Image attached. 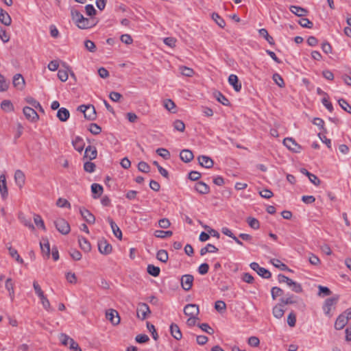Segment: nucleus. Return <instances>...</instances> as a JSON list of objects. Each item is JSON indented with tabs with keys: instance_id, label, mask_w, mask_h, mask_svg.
I'll use <instances>...</instances> for the list:
<instances>
[{
	"instance_id": "0e129e2a",
	"label": "nucleus",
	"mask_w": 351,
	"mask_h": 351,
	"mask_svg": "<svg viewBox=\"0 0 351 351\" xmlns=\"http://www.w3.org/2000/svg\"><path fill=\"white\" fill-rule=\"evenodd\" d=\"M322 102L323 105L330 111L332 112L333 110V107L331 102L329 101L328 95L324 97L322 99Z\"/></svg>"
},
{
	"instance_id": "412c9836",
	"label": "nucleus",
	"mask_w": 351,
	"mask_h": 351,
	"mask_svg": "<svg viewBox=\"0 0 351 351\" xmlns=\"http://www.w3.org/2000/svg\"><path fill=\"white\" fill-rule=\"evenodd\" d=\"M195 189L200 194H208L210 192L209 186L202 182H198L195 185Z\"/></svg>"
},
{
	"instance_id": "774afa93",
	"label": "nucleus",
	"mask_w": 351,
	"mask_h": 351,
	"mask_svg": "<svg viewBox=\"0 0 351 351\" xmlns=\"http://www.w3.org/2000/svg\"><path fill=\"white\" fill-rule=\"evenodd\" d=\"M84 169L86 172L92 173L95 171V165L90 161L86 162L84 165Z\"/></svg>"
},
{
	"instance_id": "473e14b6",
	"label": "nucleus",
	"mask_w": 351,
	"mask_h": 351,
	"mask_svg": "<svg viewBox=\"0 0 351 351\" xmlns=\"http://www.w3.org/2000/svg\"><path fill=\"white\" fill-rule=\"evenodd\" d=\"M5 288L9 293L11 300H13L14 295V284H13L11 278H8L6 280Z\"/></svg>"
},
{
	"instance_id": "680f3d73",
	"label": "nucleus",
	"mask_w": 351,
	"mask_h": 351,
	"mask_svg": "<svg viewBox=\"0 0 351 351\" xmlns=\"http://www.w3.org/2000/svg\"><path fill=\"white\" fill-rule=\"evenodd\" d=\"M138 169L141 172L147 173L149 171L150 167L147 162L141 161L138 165Z\"/></svg>"
},
{
	"instance_id": "5701e85b",
	"label": "nucleus",
	"mask_w": 351,
	"mask_h": 351,
	"mask_svg": "<svg viewBox=\"0 0 351 351\" xmlns=\"http://www.w3.org/2000/svg\"><path fill=\"white\" fill-rule=\"evenodd\" d=\"M72 144L75 149L79 152H82L84 149V140L80 136H75L72 141Z\"/></svg>"
},
{
	"instance_id": "ea45409f",
	"label": "nucleus",
	"mask_w": 351,
	"mask_h": 351,
	"mask_svg": "<svg viewBox=\"0 0 351 351\" xmlns=\"http://www.w3.org/2000/svg\"><path fill=\"white\" fill-rule=\"evenodd\" d=\"M157 259L162 263H166L168 261V253L165 250H160L156 254Z\"/></svg>"
},
{
	"instance_id": "c03bdc74",
	"label": "nucleus",
	"mask_w": 351,
	"mask_h": 351,
	"mask_svg": "<svg viewBox=\"0 0 351 351\" xmlns=\"http://www.w3.org/2000/svg\"><path fill=\"white\" fill-rule=\"evenodd\" d=\"M163 106L167 110L176 112V111H173L176 108V104L171 99H165L163 101Z\"/></svg>"
},
{
	"instance_id": "9b49d317",
	"label": "nucleus",
	"mask_w": 351,
	"mask_h": 351,
	"mask_svg": "<svg viewBox=\"0 0 351 351\" xmlns=\"http://www.w3.org/2000/svg\"><path fill=\"white\" fill-rule=\"evenodd\" d=\"M106 317L108 319L113 325H117L120 322V317L117 311L114 309H110L106 313Z\"/></svg>"
},
{
	"instance_id": "5fc2aeb1",
	"label": "nucleus",
	"mask_w": 351,
	"mask_h": 351,
	"mask_svg": "<svg viewBox=\"0 0 351 351\" xmlns=\"http://www.w3.org/2000/svg\"><path fill=\"white\" fill-rule=\"evenodd\" d=\"M56 205L60 208H71V204L66 199L61 197L57 200Z\"/></svg>"
},
{
	"instance_id": "cd10ccee",
	"label": "nucleus",
	"mask_w": 351,
	"mask_h": 351,
	"mask_svg": "<svg viewBox=\"0 0 351 351\" xmlns=\"http://www.w3.org/2000/svg\"><path fill=\"white\" fill-rule=\"evenodd\" d=\"M108 221L109 222L112 230L114 234V236L118 238L119 239H122V232L120 230V228L118 227V226L113 221V220L111 218L108 219Z\"/></svg>"
},
{
	"instance_id": "8fccbe9b",
	"label": "nucleus",
	"mask_w": 351,
	"mask_h": 351,
	"mask_svg": "<svg viewBox=\"0 0 351 351\" xmlns=\"http://www.w3.org/2000/svg\"><path fill=\"white\" fill-rule=\"evenodd\" d=\"M247 221L248 223V225L254 230H257L260 227L259 221L255 218L249 217L247 219Z\"/></svg>"
},
{
	"instance_id": "c9c22d12",
	"label": "nucleus",
	"mask_w": 351,
	"mask_h": 351,
	"mask_svg": "<svg viewBox=\"0 0 351 351\" xmlns=\"http://www.w3.org/2000/svg\"><path fill=\"white\" fill-rule=\"evenodd\" d=\"M1 108L5 112H12L14 110V106L10 100H3L1 104Z\"/></svg>"
},
{
	"instance_id": "ddd939ff",
	"label": "nucleus",
	"mask_w": 351,
	"mask_h": 351,
	"mask_svg": "<svg viewBox=\"0 0 351 351\" xmlns=\"http://www.w3.org/2000/svg\"><path fill=\"white\" fill-rule=\"evenodd\" d=\"M348 317L346 316L343 313H341L337 318L335 323V328L336 330H341L348 322Z\"/></svg>"
},
{
	"instance_id": "6e6552de",
	"label": "nucleus",
	"mask_w": 351,
	"mask_h": 351,
	"mask_svg": "<svg viewBox=\"0 0 351 351\" xmlns=\"http://www.w3.org/2000/svg\"><path fill=\"white\" fill-rule=\"evenodd\" d=\"M283 143L289 149L295 153L300 152L302 149V147L298 145L292 138H285Z\"/></svg>"
},
{
	"instance_id": "4468645a",
	"label": "nucleus",
	"mask_w": 351,
	"mask_h": 351,
	"mask_svg": "<svg viewBox=\"0 0 351 351\" xmlns=\"http://www.w3.org/2000/svg\"><path fill=\"white\" fill-rule=\"evenodd\" d=\"M14 180L16 185L19 188H22L25 182V176L24 173L21 170H16L14 173Z\"/></svg>"
},
{
	"instance_id": "de8ad7c7",
	"label": "nucleus",
	"mask_w": 351,
	"mask_h": 351,
	"mask_svg": "<svg viewBox=\"0 0 351 351\" xmlns=\"http://www.w3.org/2000/svg\"><path fill=\"white\" fill-rule=\"evenodd\" d=\"M272 79L278 86L281 88L285 86L284 80L280 74L274 73L273 75Z\"/></svg>"
},
{
	"instance_id": "a19ab883",
	"label": "nucleus",
	"mask_w": 351,
	"mask_h": 351,
	"mask_svg": "<svg viewBox=\"0 0 351 351\" xmlns=\"http://www.w3.org/2000/svg\"><path fill=\"white\" fill-rule=\"evenodd\" d=\"M173 126L174 130L183 132L185 130V124L180 119H177L173 121Z\"/></svg>"
},
{
	"instance_id": "052dcab7",
	"label": "nucleus",
	"mask_w": 351,
	"mask_h": 351,
	"mask_svg": "<svg viewBox=\"0 0 351 351\" xmlns=\"http://www.w3.org/2000/svg\"><path fill=\"white\" fill-rule=\"evenodd\" d=\"M156 153L165 159H169L170 158L169 152L165 148H158L156 150Z\"/></svg>"
},
{
	"instance_id": "338daca9",
	"label": "nucleus",
	"mask_w": 351,
	"mask_h": 351,
	"mask_svg": "<svg viewBox=\"0 0 351 351\" xmlns=\"http://www.w3.org/2000/svg\"><path fill=\"white\" fill-rule=\"evenodd\" d=\"M163 41L165 45H167V46H169L171 48H173L176 47V43L177 42V40L173 37H167V38H164Z\"/></svg>"
},
{
	"instance_id": "69168bd1",
	"label": "nucleus",
	"mask_w": 351,
	"mask_h": 351,
	"mask_svg": "<svg viewBox=\"0 0 351 351\" xmlns=\"http://www.w3.org/2000/svg\"><path fill=\"white\" fill-rule=\"evenodd\" d=\"M299 24L303 27H306V28H312L313 27V23L306 18H302L299 21Z\"/></svg>"
},
{
	"instance_id": "c756f323",
	"label": "nucleus",
	"mask_w": 351,
	"mask_h": 351,
	"mask_svg": "<svg viewBox=\"0 0 351 351\" xmlns=\"http://www.w3.org/2000/svg\"><path fill=\"white\" fill-rule=\"evenodd\" d=\"M91 191L93 194V198H98L103 193V187L99 184L94 183L91 185Z\"/></svg>"
},
{
	"instance_id": "6ab92c4d",
	"label": "nucleus",
	"mask_w": 351,
	"mask_h": 351,
	"mask_svg": "<svg viewBox=\"0 0 351 351\" xmlns=\"http://www.w3.org/2000/svg\"><path fill=\"white\" fill-rule=\"evenodd\" d=\"M0 21L6 26H10L12 23L10 14L2 8H0Z\"/></svg>"
},
{
	"instance_id": "f8f14e48",
	"label": "nucleus",
	"mask_w": 351,
	"mask_h": 351,
	"mask_svg": "<svg viewBox=\"0 0 351 351\" xmlns=\"http://www.w3.org/2000/svg\"><path fill=\"white\" fill-rule=\"evenodd\" d=\"M80 213L82 218L88 223L93 224L95 221V216L84 208H80Z\"/></svg>"
},
{
	"instance_id": "3c124183",
	"label": "nucleus",
	"mask_w": 351,
	"mask_h": 351,
	"mask_svg": "<svg viewBox=\"0 0 351 351\" xmlns=\"http://www.w3.org/2000/svg\"><path fill=\"white\" fill-rule=\"evenodd\" d=\"M338 103L339 106L347 112L351 114V106L348 104V103L343 99H340L338 100Z\"/></svg>"
},
{
	"instance_id": "a878e982",
	"label": "nucleus",
	"mask_w": 351,
	"mask_h": 351,
	"mask_svg": "<svg viewBox=\"0 0 351 351\" xmlns=\"http://www.w3.org/2000/svg\"><path fill=\"white\" fill-rule=\"evenodd\" d=\"M170 332L171 335L177 340H180L182 337V334L179 326L176 324H171L170 326Z\"/></svg>"
},
{
	"instance_id": "4d7b16f0",
	"label": "nucleus",
	"mask_w": 351,
	"mask_h": 351,
	"mask_svg": "<svg viewBox=\"0 0 351 351\" xmlns=\"http://www.w3.org/2000/svg\"><path fill=\"white\" fill-rule=\"evenodd\" d=\"M271 296L274 300H276L277 297L281 296L283 294V291L279 287H274L271 291Z\"/></svg>"
},
{
	"instance_id": "6e6d98bb",
	"label": "nucleus",
	"mask_w": 351,
	"mask_h": 351,
	"mask_svg": "<svg viewBox=\"0 0 351 351\" xmlns=\"http://www.w3.org/2000/svg\"><path fill=\"white\" fill-rule=\"evenodd\" d=\"M180 71L183 75L187 77H191L194 73V71L192 69L186 66H180Z\"/></svg>"
},
{
	"instance_id": "a18cd8bd",
	"label": "nucleus",
	"mask_w": 351,
	"mask_h": 351,
	"mask_svg": "<svg viewBox=\"0 0 351 351\" xmlns=\"http://www.w3.org/2000/svg\"><path fill=\"white\" fill-rule=\"evenodd\" d=\"M212 19L216 22V23L220 27H224L226 25V23L224 20L219 16L217 13H213L212 14Z\"/></svg>"
},
{
	"instance_id": "09e8293b",
	"label": "nucleus",
	"mask_w": 351,
	"mask_h": 351,
	"mask_svg": "<svg viewBox=\"0 0 351 351\" xmlns=\"http://www.w3.org/2000/svg\"><path fill=\"white\" fill-rule=\"evenodd\" d=\"M280 302L283 305H287L291 304H294L296 302L295 297L293 295H291L287 298H282L280 299Z\"/></svg>"
},
{
	"instance_id": "e433bc0d",
	"label": "nucleus",
	"mask_w": 351,
	"mask_h": 351,
	"mask_svg": "<svg viewBox=\"0 0 351 351\" xmlns=\"http://www.w3.org/2000/svg\"><path fill=\"white\" fill-rule=\"evenodd\" d=\"M39 298L40 300V302L43 305V307L49 312L52 311L53 309L51 306V304L47 298L46 297V295L44 294L43 295V296L39 297Z\"/></svg>"
},
{
	"instance_id": "0eeeda50",
	"label": "nucleus",
	"mask_w": 351,
	"mask_h": 351,
	"mask_svg": "<svg viewBox=\"0 0 351 351\" xmlns=\"http://www.w3.org/2000/svg\"><path fill=\"white\" fill-rule=\"evenodd\" d=\"M98 249L100 253L107 255L112 252V245L104 239L98 241Z\"/></svg>"
},
{
	"instance_id": "37998d69",
	"label": "nucleus",
	"mask_w": 351,
	"mask_h": 351,
	"mask_svg": "<svg viewBox=\"0 0 351 351\" xmlns=\"http://www.w3.org/2000/svg\"><path fill=\"white\" fill-rule=\"evenodd\" d=\"M84 47L88 51L92 53L95 52L97 50L95 44L90 40H86L84 41Z\"/></svg>"
},
{
	"instance_id": "bf43d9fd",
	"label": "nucleus",
	"mask_w": 351,
	"mask_h": 351,
	"mask_svg": "<svg viewBox=\"0 0 351 351\" xmlns=\"http://www.w3.org/2000/svg\"><path fill=\"white\" fill-rule=\"evenodd\" d=\"M296 323V316L293 312H291L287 317V324L291 327H294Z\"/></svg>"
},
{
	"instance_id": "7ed1b4c3",
	"label": "nucleus",
	"mask_w": 351,
	"mask_h": 351,
	"mask_svg": "<svg viewBox=\"0 0 351 351\" xmlns=\"http://www.w3.org/2000/svg\"><path fill=\"white\" fill-rule=\"evenodd\" d=\"M77 110L82 112L84 117L88 120H94L96 118L95 109L92 105H82L78 107Z\"/></svg>"
},
{
	"instance_id": "c85d7f7f",
	"label": "nucleus",
	"mask_w": 351,
	"mask_h": 351,
	"mask_svg": "<svg viewBox=\"0 0 351 351\" xmlns=\"http://www.w3.org/2000/svg\"><path fill=\"white\" fill-rule=\"evenodd\" d=\"M285 313V310L283 309V304L280 302L278 304H276L273 308V315L277 319H280L283 317Z\"/></svg>"
},
{
	"instance_id": "dca6fc26",
	"label": "nucleus",
	"mask_w": 351,
	"mask_h": 351,
	"mask_svg": "<svg viewBox=\"0 0 351 351\" xmlns=\"http://www.w3.org/2000/svg\"><path fill=\"white\" fill-rule=\"evenodd\" d=\"M198 161L201 166L209 169L213 166V160L208 156H200L198 157Z\"/></svg>"
},
{
	"instance_id": "b1692460",
	"label": "nucleus",
	"mask_w": 351,
	"mask_h": 351,
	"mask_svg": "<svg viewBox=\"0 0 351 351\" xmlns=\"http://www.w3.org/2000/svg\"><path fill=\"white\" fill-rule=\"evenodd\" d=\"M78 243L80 248L86 252H88L91 250V245L90 242L83 237H78Z\"/></svg>"
},
{
	"instance_id": "e2e57ef3",
	"label": "nucleus",
	"mask_w": 351,
	"mask_h": 351,
	"mask_svg": "<svg viewBox=\"0 0 351 351\" xmlns=\"http://www.w3.org/2000/svg\"><path fill=\"white\" fill-rule=\"evenodd\" d=\"M89 131L93 134H99L101 132V128L96 123H90L89 127Z\"/></svg>"
},
{
	"instance_id": "2eb2a0df",
	"label": "nucleus",
	"mask_w": 351,
	"mask_h": 351,
	"mask_svg": "<svg viewBox=\"0 0 351 351\" xmlns=\"http://www.w3.org/2000/svg\"><path fill=\"white\" fill-rule=\"evenodd\" d=\"M40 245L43 256L49 258L50 256V246L48 240L44 239H42V241L40 242Z\"/></svg>"
},
{
	"instance_id": "13d9d810",
	"label": "nucleus",
	"mask_w": 351,
	"mask_h": 351,
	"mask_svg": "<svg viewBox=\"0 0 351 351\" xmlns=\"http://www.w3.org/2000/svg\"><path fill=\"white\" fill-rule=\"evenodd\" d=\"M58 77L62 82H66L69 77L67 70L60 69L58 73Z\"/></svg>"
},
{
	"instance_id": "393cba45",
	"label": "nucleus",
	"mask_w": 351,
	"mask_h": 351,
	"mask_svg": "<svg viewBox=\"0 0 351 351\" xmlns=\"http://www.w3.org/2000/svg\"><path fill=\"white\" fill-rule=\"evenodd\" d=\"M0 193L3 198L8 196V188L5 175H0Z\"/></svg>"
},
{
	"instance_id": "2f4dec72",
	"label": "nucleus",
	"mask_w": 351,
	"mask_h": 351,
	"mask_svg": "<svg viewBox=\"0 0 351 351\" xmlns=\"http://www.w3.org/2000/svg\"><path fill=\"white\" fill-rule=\"evenodd\" d=\"M290 10L293 13L295 14V15L298 16H305L307 13V10L302 8H300L299 6H295V5H293V6H291L290 8Z\"/></svg>"
},
{
	"instance_id": "7c9ffc66",
	"label": "nucleus",
	"mask_w": 351,
	"mask_h": 351,
	"mask_svg": "<svg viewBox=\"0 0 351 351\" xmlns=\"http://www.w3.org/2000/svg\"><path fill=\"white\" fill-rule=\"evenodd\" d=\"M218 251V248H217L215 245L212 244H207L205 247H203L200 250L201 256L205 255L206 253H216Z\"/></svg>"
},
{
	"instance_id": "79ce46f5",
	"label": "nucleus",
	"mask_w": 351,
	"mask_h": 351,
	"mask_svg": "<svg viewBox=\"0 0 351 351\" xmlns=\"http://www.w3.org/2000/svg\"><path fill=\"white\" fill-rule=\"evenodd\" d=\"M173 232L168 230V231H163V230H156L154 232V236L157 238H165V237H169L172 236Z\"/></svg>"
},
{
	"instance_id": "a211bd4d",
	"label": "nucleus",
	"mask_w": 351,
	"mask_h": 351,
	"mask_svg": "<svg viewBox=\"0 0 351 351\" xmlns=\"http://www.w3.org/2000/svg\"><path fill=\"white\" fill-rule=\"evenodd\" d=\"M97 156V149L94 146L89 145L85 149L84 158L92 160Z\"/></svg>"
},
{
	"instance_id": "72a5a7b5",
	"label": "nucleus",
	"mask_w": 351,
	"mask_h": 351,
	"mask_svg": "<svg viewBox=\"0 0 351 351\" xmlns=\"http://www.w3.org/2000/svg\"><path fill=\"white\" fill-rule=\"evenodd\" d=\"M271 263L276 267L280 269V270L282 271H286V270H288L289 271L290 269L288 268V267L283 263H282L280 260L278 259H276V258H274V259H271L270 261Z\"/></svg>"
},
{
	"instance_id": "f704fd0d",
	"label": "nucleus",
	"mask_w": 351,
	"mask_h": 351,
	"mask_svg": "<svg viewBox=\"0 0 351 351\" xmlns=\"http://www.w3.org/2000/svg\"><path fill=\"white\" fill-rule=\"evenodd\" d=\"M26 101L30 104L32 106L31 108H36V109H38L41 112H44L42 106H40V103L38 101H37L36 100H35L34 98L32 97H27L25 99Z\"/></svg>"
},
{
	"instance_id": "4c0bfd02",
	"label": "nucleus",
	"mask_w": 351,
	"mask_h": 351,
	"mask_svg": "<svg viewBox=\"0 0 351 351\" xmlns=\"http://www.w3.org/2000/svg\"><path fill=\"white\" fill-rule=\"evenodd\" d=\"M147 271L149 274L156 277L159 276L160 269L158 267L154 266V265H148Z\"/></svg>"
},
{
	"instance_id": "864d4df0",
	"label": "nucleus",
	"mask_w": 351,
	"mask_h": 351,
	"mask_svg": "<svg viewBox=\"0 0 351 351\" xmlns=\"http://www.w3.org/2000/svg\"><path fill=\"white\" fill-rule=\"evenodd\" d=\"M291 289L295 293H301L302 291V288L300 284L294 282L291 280V282L289 284V285Z\"/></svg>"
},
{
	"instance_id": "f3484780",
	"label": "nucleus",
	"mask_w": 351,
	"mask_h": 351,
	"mask_svg": "<svg viewBox=\"0 0 351 351\" xmlns=\"http://www.w3.org/2000/svg\"><path fill=\"white\" fill-rule=\"evenodd\" d=\"M229 84L232 86L234 90L239 92L241 89V84L239 82L238 77L236 75L231 74L228 77Z\"/></svg>"
},
{
	"instance_id": "603ef678",
	"label": "nucleus",
	"mask_w": 351,
	"mask_h": 351,
	"mask_svg": "<svg viewBox=\"0 0 351 351\" xmlns=\"http://www.w3.org/2000/svg\"><path fill=\"white\" fill-rule=\"evenodd\" d=\"M215 97L217 98L219 102H220L224 106H228L230 104L228 99L219 92L216 93Z\"/></svg>"
},
{
	"instance_id": "f257e3e1",
	"label": "nucleus",
	"mask_w": 351,
	"mask_h": 351,
	"mask_svg": "<svg viewBox=\"0 0 351 351\" xmlns=\"http://www.w3.org/2000/svg\"><path fill=\"white\" fill-rule=\"evenodd\" d=\"M71 17L77 26L80 29L90 28L96 25L93 19L85 18L78 10H71Z\"/></svg>"
},
{
	"instance_id": "aec40b11",
	"label": "nucleus",
	"mask_w": 351,
	"mask_h": 351,
	"mask_svg": "<svg viewBox=\"0 0 351 351\" xmlns=\"http://www.w3.org/2000/svg\"><path fill=\"white\" fill-rule=\"evenodd\" d=\"M13 85L17 89L21 90L25 86V80L21 74H16L13 77Z\"/></svg>"
},
{
	"instance_id": "20e7f679",
	"label": "nucleus",
	"mask_w": 351,
	"mask_h": 351,
	"mask_svg": "<svg viewBox=\"0 0 351 351\" xmlns=\"http://www.w3.org/2000/svg\"><path fill=\"white\" fill-rule=\"evenodd\" d=\"M136 314L139 319H145L151 314L149 306L146 303H139L137 306Z\"/></svg>"
},
{
	"instance_id": "39448f33",
	"label": "nucleus",
	"mask_w": 351,
	"mask_h": 351,
	"mask_svg": "<svg viewBox=\"0 0 351 351\" xmlns=\"http://www.w3.org/2000/svg\"><path fill=\"white\" fill-rule=\"evenodd\" d=\"M56 229L63 234H67L70 232V226L64 219L59 218L55 221Z\"/></svg>"
},
{
	"instance_id": "9d476101",
	"label": "nucleus",
	"mask_w": 351,
	"mask_h": 351,
	"mask_svg": "<svg viewBox=\"0 0 351 351\" xmlns=\"http://www.w3.org/2000/svg\"><path fill=\"white\" fill-rule=\"evenodd\" d=\"M193 276L190 274H186L182 276L181 278V286L183 289L185 291H189L193 282Z\"/></svg>"
},
{
	"instance_id": "1a4fd4ad",
	"label": "nucleus",
	"mask_w": 351,
	"mask_h": 351,
	"mask_svg": "<svg viewBox=\"0 0 351 351\" xmlns=\"http://www.w3.org/2000/svg\"><path fill=\"white\" fill-rule=\"evenodd\" d=\"M23 111L25 117L30 121L35 122L38 120L39 117L34 108L26 106L23 108Z\"/></svg>"
},
{
	"instance_id": "423d86ee",
	"label": "nucleus",
	"mask_w": 351,
	"mask_h": 351,
	"mask_svg": "<svg viewBox=\"0 0 351 351\" xmlns=\"http://www.w3.org/2000/svg\"><path fill=\"white\" fill-rule=\"evenodd\" d=\"M199 313V306L195 304H186L184 308V313L188 317L198 316Z\"/></svg>"
},
{
	"instance_id": "f03ea898",
	"label": "nucleus",
	"mask_w": 351,
	"mask_h": 351,
	"mask_svg": "<svg viewBox=\"0 0 351 351\" xmlns=\"http://www.w3.org/2000/svg\"><path fill=\"white\" fill-rule=\"evenodd\" d=\"M339 299V295H335L325 300L324 304L323 305V311L327 316H332L331 311L335 308V305L337 304Z\"/></svg>"
},
{
	"instance_id": "58836bf2",
	"label": "nucleus",
	"mask_w": 351,
	"mask_h": 351,
	"mask_svg": "<svg viewBox=\"0 0 351 351\" xmlns=\"http://www.w3.org/2000/svg\"><path fill=\"white\" fill-rule=\"evenodd\" d=\"M9 254L10 256L14 258L18 263L22 264L23 263V258H21L16 250L12 248V247H8Z\"/></svg>"
},
{
	"instance_id": "49530a36",
	"label": "nucleus",
	"mask_w": 351,
	"mask_h": 351,
	"mask_svg": "<svg viewBox=\"0 0 351 351\" xmlns=\"http://www.w3.org/2000/svg\"><path fill=\"white\" fill-rule=\"evenodd\" d=\"M258 33L259 35L265 38L269 43L271 44L273 43L274 39L271 36L269 35L268 32L266 29L263 28L259 29Z\"/></svg>"
},
{
	"instance_id": "bb28decb",
	"label": "nucleus",
	"mask_w": 351,
	"mask_h": 351,
	"mask_svg": "<svg viewBox=\"0 0 351 351\" xmlns=\"http://www.w3.org/2000/svg\"><path fill=\"white\" fill-rule=\"evenodd\" d=\"M69 117V111L65 108H60L57 112V117L60 121H66Z\"/></svg>"
},
{
	"instance_id": "4be33fe9",
	"label": "nucleus",
	"mask_w": 351,
	"mask_h": 351,
	"mask_svg": "<svg viewBox=\"0 0 351 351\" xmlns=\"http://www.w3.org/2000/svg\"><path fill=\"white\" fill-rule=\"evenodd\" d=\"M180 159L184 162H189L193 159V154L189 149H183L180 154Z\"/></svg>"
}]
</instances>
